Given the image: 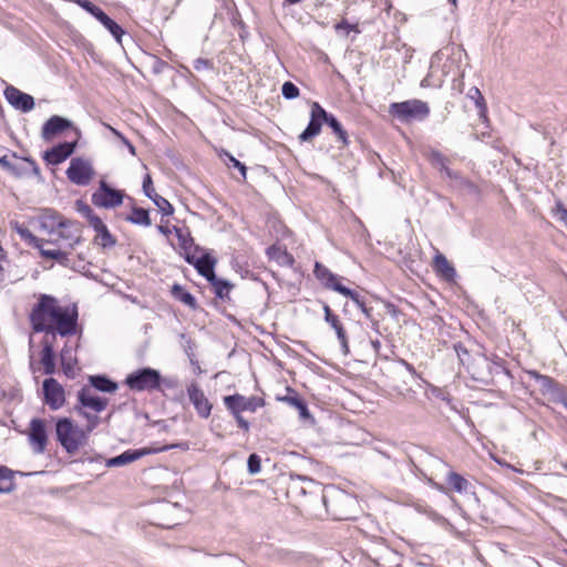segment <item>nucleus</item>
I'll use <instances>...</instances> for the list:
<instances>
[{"label":"nucleus","instance_id":"4","mask_svg":"<svg viewBox=\"0 0 567 567\" xmlns=\"http://www.w3.org/2000/svg\"><path fill=\"white\" fill-rule=\"evenodd\" d=\"M42 227L49 233L58 231L60 239L64 240L70 249H74L82 241V226L74 220L64 219L54 212L48 210L42 217Z\"/></svg>","mask_w":567,"mask_h":567},{"label":"nucleus","instance_id":"8","mask_svg":"<svg viewBox=\"0 0 567 567\" xmlns=\"http://www.w3.org/2000/svg\"><path fill=\"white\" fill-rule=\"evenodd\" d=\"M226 409L235 417L238 426L245 432L249 431V422L241 416V412H256L258 408L265 405V401L258 396H244L241 394H233L224 396Z\"/></svg>","mask_w":567,"mask_h":567},{"label":"nucleus","instance_id":"30","mask_svg":"<svg viewBox=\"0 0 567 567\" xmlns=\"http://www.w3.org/2000/svg\"><path fill=\"white\" fill-rule=\"evenodd\" d=\"M446 483L453 491L460 494H466L472 488V484L456 472L447 473Z\"/></svg>","mask_w":567,"mask_h":567},{"label":"nucleus","instance_id":"38","mask_svg":"<svg viewBox=\"0 0 567 567\" xmlns=\"http://www.w3.org/2000/svg\"><path fill=\"white\" fill-rule=\"evenodd\" d=\"M12 228L30 246H33L35 248H41V244L43 243V240L35 237L27 227H24L23 225H20L19 223H14Z\"/></svg>","mask_w":567,"mask_h":567},{"label":"nucleus","instance_id":"51","mask_svg":"<svg viewBox=\"0 0 567 567\" xmlns=\"http://www.w3.org/2000/svg\"><path fill=\"white\" fill-rule=\"evenodd\" d=\"M0 165L17 177H20L23 173V171H17V166L8 161L7 156L0 157Z\"/></svg>","mask_w":567,"mask_h":567},{"label":"nucleus","instance_id":"43","mask_svg":"<svg viewBox=\"0 0 567 567\" xmlns=\"http://www.w3.org/2000/svg\"><path fill=\"white\" fill-rule=\"evenodd\" d=\"M281 400L287 402L290 406L297 409L299 411V414L301 417H308L310 415L306 402L301 398H299L297 394L287 395V396L282 398Z\"/></svg>","mask_w":567,"mask_h":567},{"label":"nucleus","instance_id":"17","mask_svg":"<svg viewBox=\"0 0 567 567\" xmlns=\"http://www.w3.org/2000/svg\"><path fill=\"white\" fill-rule=\"evenodd\" d=\"M187 395L198 416L202 419H208L212 413L213 404L197 383L192 382L187 386Z\"/></svg>","mask_w":567,"mask_h":567},{"label":"nucleus","instance_id":"15","mask_svg":"<svg viewBox=\"0 0 567 567\" xmlns=\"http://www.w3.org/2000/svg\"><path fill=\"white\" fill-rule=\"evenodd\" d=\"M44 403L53 411L59 410L65 403V392L63 386L54 379L48 378L42 384Z\"/></svg>","mask_w":567,"mask_h":567},{"label":"nucleus","instance_id":"41","mask_svg":"<svg viewBox=\"0 0 567 567\" xmlns=\"http://www.w3.org/2000/svg\"><path fill=\"white\" fill-rule=\"evenodd\" d=\"M126 219L136 225L151 226L152 224L148 210L141 207H133L131 216Z\"/></svg>","mask_w":567,"mask_h":567},{"label":"nucleus","instance_id":"61","mask_svg":"<svg viewBox=\"0 0 567 567\" xmlns=\"http://www.w3.org/2000/svg\"><path fill=\"white\" fill-rule=\"evenodd\" d=\"M193 346L194 343L192 342V340H187V348L185 349L186 353L188 357H190L193 354Z\"/></svg>","mask_w":567,"mask_h":567},{"label":"nucleus","instance_id":"48","mask_svg":"<svg viewBox=\"0 0 567 567\" xmlns=\"http://www.w3.org/2000/svg\"><path fill=\"white\" fill-rule=\"evenodd\" d=\"M75 3L92 14L94 18H96L102 11L101 8L92 3L90 0H75Z\"/></svg>","mask_w":567,"mask_h":567},{"label":"nucleus","instance_id":"13","mask_svg":"<svg viewBox=\"0 0 567 567\" xmlns=\"http://www.w3.org/2000/svg\"><path fill=\"white\" fill-rule=\"evenodd\" d=\"M328 112L318 103L311 105L310 121L307 127L299 135L300 142H309L320 134L323 123H327Z\"/></svg>","mask_w":567,"mask_h":567},{"label":"nucleus","instance_id":"21","mask_svg":"<svg viewBox=\"0 0 567 567\" xmlns=\"http://www.w3.org/2000/svg\"><path fill=\"white\" fill-rule=\"evenodd\" d=\"M324 320L326 322L336 331L337 338L340 342L341 350L343 354H348L349 343L347 331L344 330L339 317L332 312L331 308L328 305H323Z\"/></svg>","mask_w":567,"mask_h":567},{"label":"nucleus","instance_id":"27","mask_svg":"<svg viewBox=\"0 0 567 567\" xmlns=\"http://www.w3.org/2000/svg\"><path fill=\"white\" fill-rule=\"evenodd\" d=\"M433 267L435 271L446 280H454L456 276L455 268L449 262L446 257L442 254L435 255L433 259Z\"/></svg>","mask_w":567,"mask_h":567},{"label":"nucleus","instance_id":"10","mask_svg":"<svg viewBox=\"0 0 567 567\" xmlns=\"http://www.w3.org/2000/svg\"><path fill=\"white\" fill-rule=\"evenodd\" d=\"M389 112L402 122L424 121L430 114V107L426 102L413 99L392 103Z\"/></svg>","mask_w":567,"mask_h":567},{"label":"nucleus","instance_id":"29","mask_svg":"<svg viewBox=\"0 0 567 567\" xmlns=\"http://www.w3.org/2000/svg\"><path fill=\"white\" fill-rule=\"evenodd\" d=\"M426 157L434 167H437L442 173H445L449 178L457 177V173L447 167L449 159L441 152L431 150Z\"/></svg>","mask_w":567,"mask_h":567},{"label":"nucleus","instance_id":"40","mask_svg":"<svg viewBox=\"0 0 567 567\" xmlns=\"http://www.w3.org/2000/svg\"><path fill=\"white\" fill-rule=\"evenodd\" d=\"M94 238V241L96 245L101 246L102 248H110L115 246L116 239L114 236L109 231L106 225L102 227L101 229H97Z\"/></svg>","mask_w":567,"mask_h":567},{"label":"nucleus","instance_id":"59","mask_svg":"<svg viewBox=\"0 0 567 567\" xmlns=\"http://www.w3.org/2000/svg\"><path fill=\"white\" fill-rule=\"evenodd\" d=\"M402 364L406 368V370L413 375L415 377L416 375V371L414 369V367L412 364H410L409 362H406L405 360H402L401 361Z\"/></svg>","mask_w":567,"mask_h":567},{"label":"nucleus","instance_id":"32","mask_svg":"<svg viewBox=\"0 0 567 567\" xmlns=\"http://www.w3.org/2000/svg\"><path fill=\"white\" fill-rule=\"evenodd\" d=\"M14 472L0 465V494H9L16 489Z\"/></svg>","mask_w":567,"mask_h":567},{"label":"nucleus","instance_id":"9","mask_svg":"<svg viewBox=\"0 0 567 567\" xmlns=\"http://www.w3.org/2000/svg\"><path fill=\"white\" fill-rule=\"evenodd\" d=\"M124 383L132 391L153 392L155 390H159L162 383V375L158 370L146 367L130 373L125 378Z\"/></svg>","mask_w":567,"mask_h":567},{"label":"nucleus","instance_id":"3","mask_svg":"<svg viewBox=\"0 0 567 567\" xmlns=\"http://www.w3.org/2000/svg\"><path fill=\"white\" fill-rule=\"evenodd\" d=\"M321 499L327 513L336 520L352 518L358 505L354 496L334 486L324 487Z\"/></svg>","mask_w":567,"mask_h":567},{"label":"nucleus","instance_id":"42","mask_svg":"<svg viewBox=\"0 0 567 567\" xmlns=\"http://www.w3.org/2000/svg\"><path fill=\"white\" fill-rule=\"evenodd\" d=\"M468 96L475 101L476 107L478 109L480 117L483 121L487 120V106L485 99L477 87H472L468 92Z\"/></svg>","mask_w":567,"mask_h":567},{"label":"nucleus","instance_id":"44","mask_svg":"<svg viewBox=\"0 0 567 567\" xmlns=\"http://www.w3.org/2000/svg\"><path fill=\"white\" fill-rule=\"evenodd\" d=\"M175 234L178 239L179 246L184 250H188L193 246L194 240H193L190 233L187 228L175 227Z\"/></svg>","mask_w":567,"mask_h":567},{"label":"nucleus","instance_id":"60","mask_svg":"<svg viewBox=\"0 0 567 567\" xmlns=\"http://www.w3.org/2000/svg\"><path fill=\"white\" fill-rule=\"evenodd\" d=\"M429 483L440 492H445V487L443 485L435 483L432 478H429Z\"/></svg>","mask_w":567,"mask_h":567},{"label":"nucleus","instance_id":"47","mask_svg":"<svg viewBox=\"0 0 567 567\" xmlns=\"http://www.w3.org/2000/svg\"><path fill=\"white\" fill-rule=\"evenodd\" d=\"M75 410L79 414L83 415L87 420V425L84 431H87V434L91 433L96 425L99 424V416L92 415L82 410V408L75 406Z\"/></svg>","mask_w":567,"mask_h":567},{"label":"nucleus","instance_id":"35","mask_svg":"<svg viewBox=\"0 0 567 567\" xmlns=\"http://www.w3.org/2000/svg\"><path fill=\"white\" fill-rule=\"evenodd\" d=\"M17 171H23L20 177L22 176H34L38 182H43V177L41 175V171L37 164V162L30 157H24L23 163L21 165H16Z\"/></svg>","mask_w":567,"mask_h":567},{"label":"nucleus","instance_id":"1","mask_svg":"<svg viewBox=\"0 0 567 567\" xmlns=\"http://www.w3.org/2000/svg\"><path fill=\"white\" fill-rule=\"evenodd\" d=\"M78 317L75 307H61L55 297L40 295L31 310L30 323L34 332H44L55 340L56 334L68 337L76 333Z\"/></svg>","mask_w":567,"mask_h":567},{"label":"nucleus","instance_id":"36","mask_svg":"<svg viewBox=\"0 0 567 567\" xmlns=\"http://www.w3.org/2000/svg\"><path fill=\"white\" fill-rule=\"evenodd\" d=\"M40 250L41 257L45 259H53L58 261L62 266H69L70 265V258L69 252L61 249H44L42 246L41 248H38Z\"/></svg>","mask_w":567,"mask_h":567},{"label":"nucleus","instance_id":"45","mask_svg":"<svg viewBox=\"0 0 567 567\" xmlns=\"http://www.w3.org/2000/svg\"><path fill=\"white\" fill-rule=\"evenodd\" d=\"M281 93L285 99L292 100L299 96L300 91L297 85L290 81H287L282 84Z\"/></svg>","mask_w":567,"mask_h":567},{"label":"nucleus","instance_id":"25","mask_svg":"<svg viewBox=\"0 0 567 567\" xmlns=\"http://www.w3.org/2000/svg\"><path fill=\"white\" fill-rule=\"evenodd\" d=\"M41 364L45 374H53L55 372V354L53 347V339L50 340L48 336L42 341L41 350Z\"/></svg>","mask_w":567,"mask_h":567},{"label":"nucleus","instance_id":"23","mask_svg":"<svg viewBox=\"0 0 567 567\" xmlns=\"http://www.w3.org/2000/svg\"><path fill=\"white\" fill-rule=\"evenodd\" d=\"M78 401L81 405L80 408H90L96 413L104 411L109 403L107 399L92 394L91 388L89 386H83L78 392Z\"/></svg>","mask_w":567,"mask_h":567},{"label":"nucleus","instance_id":"22","mask_svg":"<svg viewBox=\"0 0 567 567\" xmlns=\"http://www.w3.org/2000/svg\"><path fill=\"white\" fill-rule=\"evenodd\" d=\"M143 192H144L145 196H147L150 199H152V202L156 205L158 210L164 216L173 215L174 208H173L172 204L166 198H164L163 196L155 193V190L153 188L152 177L150 174H147L143 179Z\"/></svg>","mask_w":567,"mask_h":567},{"label":"nucleus","instance_id":"5","mask_svg":"<svg viewBox=\"0 0 567 567\" xmlns=\"http://www.w3.org/2000/svg\"><path fill=\"white\" fill-rule=\"evenodd\" d=\"M313 274L326 289L337 291L340 295L350 298L368 319H372V308L365 305L363 297H361L359 292L343 286L340 282V278L336 274L331 272L326 266L316 261Z\"/></svg>","mask_w":567,"mask_h":567},{"label":"nucleus","instance_id":"11","mask_svg":"<svg viewBox=\"0 0 567 567\" xmlns=\"http://www.w3.org/2000/svg\"><path fill=\"white\" fill-rule=\"evenodd\" d=\"M124 193L112 188L105 181H101L99 188L92 195V203L96 207L114 208L123 203Z\"/></svg>","mask_w":567,"mask_h":567},{"label":"nucleus","instance_id":"20","mask_svg":"<svg viewBox=\"0 0 567 567\" xmlns=\"http://www.w3.org/2000/svg\"><path fill=\"white\" fill-rule=\"evenodd\" d=\"M73 127V123L60 115L51 116L42 126L41 136L44 141H51L65 130Z\"/></svg>","mask_w":567,"mask_h":567},{"label":"nucleus","instance_id":"6","mask_svg":"<svg viewBox=\"0 0 567 567\" xmlns=\"http://www.w3.org/2000/svg\"><path fill=\"white\" fill-rule=\"evenodd\" d=\"M466 369L472 379L483 385L493 384L496 375L508 374L503 360L497 357L496 360L491 361L485 355H477L466 364Z\"/></svg>","mask_w":567,"mask_h":567},{"label":"nucleus","instance_id":"62","mask_svg":"<svg viewBox=\"0 0 567 567\" xmlns=\"http://www.w3.org/2000/svg\"><path fill=\"white\" fill-rule=\"evenodd\" d=\"M109 128H110V130H111V132H112L116 137H118L121 141H123V140L125 138V136H124L121 132H118L117 130H115V128H113V127H111V126H109Z\"/></svg>","mask_w":567,"mask_h":567},{"label":"nucleus","instance_id":"26","mask_svg":"<svg viewBox=\"0 0 567 567\" xmlns=\"http://www.w3.org/2000/svg\"><path fill=\"white\" fill-rule=\"evenodd\" d=\"M186 260L189 264H194L197 271L202 276H204L208 281L212 278L215 279L216 275L214 271V267H215L216 261L210 256H208V255L202 256L200 258H197L195 261L192 258L187 257Z\"/></svg>","mask_w":567,"mask_h":567},{"label":"nucleus","instance_id":"54","mask_svg":"<svg viewBox=\"0 0 567 567\" xmlns=\"http://www.w3.org/2000/svg\"><path fill=\"white\" fill-rule=\"evenodd\" d=\"M334 28L338 33L344 32V34H348L351 30L358 31L357 27L350 24L347 20H341Z\"/></svg>","mask_w":567,"mask_h":567},{"label":"nucleus","instance_id":"33","mask_svg":"<svg viewBox=\"0 0 567 567\" xmlns=\"http://www.w3.org/2000/svg\"><path fill=\"white\" fill-rule=\"evenodd\" d=\"M171 293L176 300L188 306L190 309H196L197 301L195 297L190 292L186 291L179 284H174L172 286Z\"/></svg>","mask_w":567,"mask_h":567},{"label":"nucleus","instance_id":"7","mask_svg":"<svg viewBox=\"0 0 567 567\" xmlns=\"http://www.w3.org/2000/svg\"><path fill=\"white\" fill-rule=\"evenodd\" d=\"M55 434L56 440L69 454L76 453L87 442V431L74 425L68 417L56 421Z\"/></svg>","mask_w":567,"mask_h":567},{"label":"nucleus","instance_id":"58","mask_svg":"<svg viewBox=\"0 0 567 567\" xmlns=\"http://www.w3.org/2000/svg\"><path fill=\"white\" fill-rule=\"evenodd\" d=\"M555 403H561L567 409V392H566V388H564L563 391H561V399L557 400Z\"/></svg>","mask_w":567,"mask_h":567},{"label":"nucleus","instance_id":"56","mask_svg":"<svg viewBox=\"0 0 567 567\" xmlns=\"http://www.w3.org/2000/svg\"><path fill=\"white\" fill-rule=\"evenodd\" d=\"M455 351H456V354H457L461 363L465 364V357H467V358L470 357L467 349L462 344H456Z\"/></svg>","mask_w":567,"mask_h":567},{"label":"nucleus","instance_id":"31","mask_svg":"<svg viewBox=\"0 0 567 567\" xmlns=\"http://www.w3.org/2000/svg\"><path fill=\"white\" fill-rule=\"evenodd\" d=\"M61 359V365L63 373L68 377L73 379L76 374L75 367L78 364V360L75 357L72 355V352L66 347L62 349L60 353Z\"/></svg>","mask_w":567,"mask_h":567},{"label":"nucleus","instance_id":"16","mask_svg":"<svg viewBox=\"0 0 567 567\" xmlns=\"http://www.w3.org/2000/svg\"><path fill=\"white\" fill-rule=\"evenodd\" d=\"M29 443L35 454L44 453L48 443L45 422L32 419L29 427Z\"/></svg>","mask_w":567,"mask_h":567},{"label":"nucleus","instance_id":"12","mask_svg":"<svg viewBox=\"0 0 567 567\" xmlns=\"http://www.w3.org/2000/svg\"><path fill=\"white\" fill-rule=\"evenodd\" d=\"M95 172L91 163L81 157L72 158L66 169V176L69 181L75 185L85 186L87 185Z\"/></svg>","mask_w":567,"mask_h":567},{"label":"nucleus","instance_id":"39","mask_svg":"<svg viewBox=\"0 0 567 567\" xmlns=\"http://www.w3.org/2000/svg\"><path fill=\"white\" fill-rule=\"evenodd\" d=\"M326 124L333 131V133L337 135L338 140L343 145H348V143H349L348 142V133L342 127L341 123L337 120L336 116H333L332 114L328 113L327 123Z\"/></svg>","mask_w":567,"mask_h":567},{"label":"nucleus","instance_id":"57","mask_svg":"<svg viewBox=\"0 0 567 567\" xmlns=\"http://www.w3.org/2000/svg\"><path fill=\"white\" fill-rule=\"evenodd\" d=\"M122 142L126 145L127 150L130 151V153H131L132 155H135V154H136V148H135V146H134V145H133V144H132V143L126 138V137H125Z\"/></svg>","mask_w":567,"mask_h":567},{"label":"nucleus","instance_id":"14","mask_svg":"<svg viewBox=\"0 0 567 567\" xmlns=\"http://www.w3.org/2000/svg\"><path fill=\"white\" fill-rule=\"evenodd\" d=\"M528 375L536 381L540 393L549 401L556 402L561 399V391L565 388L553 378L540 374L537 371H528Z\"/></svg>","mask_w":567,"mask_h":567},{"label":"nucleus","instance_id":"46","mask_svg":"<svg viewBox=\"0 0 567 567\" xmlns=\"http://www.w3.org/2000/svg\"><path fill=\"white\" fill-rule=\"evenodd\" d=\"M247 467L251 475L258 474L261 470V460L259 455L256 453L250 454L247 461Z\"/></svg>","mask_w":567,"mask_h":567},{"label":"nucleus","instance_id":"49","mask_svg":"<svg viewBox=\"0 0 567 567\" xmlns=\"http://www.w3.org/2000/svg\"><path fill=\"white\" fill-rule=\"evenodd\" d=\"M85 213L89 217L90 226L96 231L97 229H101L105 226V224L102 221V219L94 215L92 209L89 206H85Z\"/></svg>","mask_w":567,"mask_h":567},{"label":"nucleus","instance_id":"2","mask_svg":"<svg viewBox=\"0 0 567 567\" xmlns=\"http://www.w3.org/2000/svg\"><path fill=\"white\" fill-rule=\"evenodd\" d=\"M78 317L75 307H61L55 297L40 295L31 310L30 323L34 332H44L55 340L56 334L68 337L76 333Z\"/></svg>","mask_w":567,"mask_h":567},{"label":"nucleus","instance_id":"19","mask_svg":"<svg viewBox=\"0 0 567 567\" xmlns=\"http://www.w3.org/2000/svg\"><path fill=\"white\" fill-rule=\"evenodd\" d=\"M76 147V142H63L45 151L43 159L51 165H59L69 158Z\"/></svg>","mask_w":567,"mask_h":567},{"label":"nucleus","instance_id":"53","mask_svg":"<svg viewBox=\"0 0 567 567\" xmlns=\"http://www.w3.org/2000/svg\"><path fill=\"white\" fill-rule=\"evenodd\" d=\"M225 154H226L227 158L229 159V162L233 164V166L236 167L240 172L243 178L245 179L246 174H247V168H246L245 164L239 162L238 159H236L231 154H229L227 152Z\"/></svg>","mask_w":567,"mask_h":567},{"label":"nucleus","instance_id":"64","mask_svg":"<svg viewBox=\"0 0 567 567\" xmlns=\"http://www.w3.org/2000/svg\"><path fill=\"white\" fill-rule=\"evenodd\" d=\"M157 229H158L159 233H162L164 235H167L169 233V229L167 227H165V226H162V225H159L157 227Z\"/></svg>","mask_w":567,"mask_h":567},{"label":"nucleus","instance_id":"34","mask_svg":"<svg viewBox=\"0 0 567 567\" xmlns=\"http://www.w3.org/2000/svg\"><path fill=\"white\" fill-rule=\"evenodd\" d=\"M95 19H97L110 31L117 42H121L124 30L114 20H112L103 10Z\"/></svg>","mask_w":567,"mask_h":567},{"label":"nucleus","instance_id":"28","mask_svg":"<svg viewBox=\"0 0 567 567\" xmlns=\"http://www.w3.org/2000/svg\"><path fill=\"white\" fill-rule=\"evenodd\" d=\"M89 383L97 391L105 393H113L117 390L118 385L115 381L111 380L104 374H96L89 377Z\"/></svg>","mask_w":567,"mask_h":567},{"label":"nucleus","instance_id":"52","mask_svg":"<svg viewBox=\"0 0 567 567\" xmlns=\"http://www.w3.org/2000/svg\"><path fill=\"white\" fill-rule=\"evenodd\" d=\"M455 179H458L460 181V185L462 187H464L466 190H468L470 193L472 194H478V187L471 181L464 178V177H461L458 174H457V177Z\"/></svg>","mask_w":567,"mask_h":567},{"label":"nucleus","instance_id":"55","mask_svg":"<svg viewBox=\"0 0 567 567\" xmlns=\"http://www.w3.org/2000/svg\"><path fill=\"white\" fill-rule=\"evenodd\" d=\"M193 66L196 71H202L204 69H213V62L207 59H196L193 63Z\"/></svg>","mask_w":567,"mask_h":567},{"label":"nucleus","instance_id":"18","mask_svg":"<svg viewBox=\"0 0 567 567\" xmlns=\"http://www.w3.org/2000/svg\"><path fill=\"white\" fill-rule=\"evenodd\" d=\"M4 96L14 109L24 113L32 111L34 107V99L12 85L4 90Z\"/></svg>","mask_w":567,"mask_h":567},{"label":"nucleus","instance_id":"24","mask_svg":"<svg viewBox=\"0 0 567 567\" xmlns=\"http://www.w3.org/2000/svg\"><path fill=\"white\" fill-rule=\"evenodd\" d=\"M154 451L152 449H137V450H126L122 454L111 457L105 461V465L107 467H117L124 466L128 463L135 462L143 456L150 455Z\"/></svg>","mask_w":567,"mask_h":567},{"label":"nucleus","instance_id":"50","mask_svg":"<svg viewBox=\"0 0 567 567\" xmlns=\"http://www.w3.org/2000/svg\"><path fill=\"white\" fill-rule=\"evenodd\" d=\"M553 213L558 218V220L567 226V208L560 202L556 203Z\"/></svg>","mask_w":567,"mask_h":567},{"label":"nucleus","instance_id":"37","mask_svg":"<svg viewBox=\"0 0 567 567\" xmlns=\"http://www.w3.org/2000/svg\"><path fill=\"white\" fill-rule=\"evenodd\" d=\"M209 282L214 288L216 297L220 299L228 298L229 292L233 288V285L228 280L220 279L217 276H215V279L212 278Z\"/></svg>","mask_w":567,"mask_h":567},{"label":"nucleus","instance_id":"63","mask_svg":"<svg viewBox=\"0 0 567 567\" xmlns=\"http://www.w3.org/2000/svg\"><path fill=\"white\" fill-rule=\"evenodd\" d=\"M373 350L378 353L381 347V342L379 340H372L371 341Z\"/></svg>","mask_w":567,"mask_h":567}]
</instances>
